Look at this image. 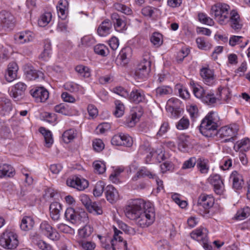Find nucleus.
Here are the masks:
<instances>
[{
  "instance_id": "48",
  "label": "nucleus",
  "mask_w": 250,
  "mask_h": 250,
  "mask_svg": "<svg viewBox=\"0 0 250 250\" xmlns=\"http://www.w3.org/2000/svg\"><path fill=\"white\" fill-rule=\"evenodd\" d=\"M113 7L116 10L126 15H130L132 13V10L129 7L122 3H115L114 4Z\"/></svg>"
},
{
  "instance_id": "50",
  "label": "nucleus",
  "mask_w": 250,
  "mask_h": 250,
  "mask_svg": "<svg viewBox=\"0 0 250 250\" xmlns=\"http://www.w3.org/2000/svg\"><path fill=\"white\" fill-rule=\"evenodd\" d=\"M158 11V9L151 6H146L142 8V14L146 17H153L156 13Z\"/></svg>"
},
{
  "instance_id": "11",
  "label": "nucleus",
  "mask_w": 250,
  "mask_h": 250,
  "mask_svg": "<svg viewBox=\"0 0 250 250\" xmlns=\"http://www.w3.org/2000/svg\"><path fill=\"white\" fill-rule=\"evenodd\" d=\"M200 76L204 83L209 86L213 85L215 83V77L214 71L208 66L202 67L200 71Z\"/></svg>"
},
{
  "instance_id": "53",
  "label": "nucleus",
  "mask_w": 250,
  "mask_h": 250,
  "mask_svg": "<svg viewBox=\"0 0 250 250\" xmlns=\"http://www.w3.org/2000/svg\"><path fill=\"white\" fill-rule=\"evenodd\" d=\"M94 50L95 53L103 56H105L108 53V48L103 44H97L95 46Z\"/></svg>"
},
{
  "instance_id": "20",
  "label": "nucleus",
  "mask_w": 250,
  "mask_h": 250,
  "mask_svg": "<svg viewBox=\"0 0 250 250\" xmlns=\"http://www.w3.org/2000/svg\"><path fill=\"white\" fill-rule=\"evenodd\" d=\"M130 55L131 48L130 47H127L123 48L117 57L116 60L117 63L122 66H125L128 62Z\"/></svg>"
},
{
  "instance_id": "10",
  "label": "nucleus",
  "mask_w": 250,
  "mask_h": 250,
  "mask_svg": "<svg viewBox=\"0 0 250 250\" xmlns=\"http://www.w3.org/2000/svg\"><path fill=\"white\" fill-rule=\"evenodd\" d=\"M40 229L42 233L50 240L57 241L60 239L59 233L46 221L41 224Z\"/></svg>"
},
{
  "instance_id": "39",
  "label": "nucleus",
  "mask_w": 250,
  "mask_h": 250,
  "mask_svg": "<svg viewBox=\"0 0 250 250\" xmlns=\"http://www.w3.org/2000/svg\"><path fill=\"white\" fill-rule=\"evenodd\" d=\"M198 47L202 50H208L212 47V44L208 41H206L204 38L198 37L196 40Z\"/></svg>"
},
{
  "instance_id": "16",
  "label": "nucleus",
  "mask_w": 250,
  "mask_h": 250,
  "mask_svg": "<svg viewBox=\"0 0 250 250\" xmlns=\"http://www.w3.org/2000/svg\"><path fill=\"white\" fill-rule=\"evenodd\" d=\"M143 114V111L140 107L136 108L131 114L130 117H128L125 122V125L128 127H132L138 122L140 118Z\"/></svg>"
},
{
  "instance_id": "37",
  "label": "nucleus",
  "mask_w": 250,
  "mask_h": 250,
  "mask_svg": "<svg viewBox=\"0 0 250 250\" xmlns=\"http://www.w3.org/2000/svg\"><path fill=\"white\" fill-rule=\"evenodd\" d=\"M40 131L43 135L46 146L49 147L53 142L51 131L42 127L40 128Z\"/></svg>"
},
{
  "instance_id": "14",
  "label": "nucleus",
  "mask_w": 250,
  "mask_h": 250,
  "mask_svg": "<svg viewBox=\"0 0 250 250\" xmlns=\"http://www.w3.org/2000/svg\"><path fill=\"white\" fill-rule=\"evenodd\" d=\"M30 93L37 102H44L49 97L48 91L42 87H39L35 89H32Z\"/></svg>"
},
{
  "instance_id": "42",
  "label": "nucleus",
  "mask_w": 250,
  "mask_h": 250,
  "mask_svg": "<svg viewBox=\"0 0 250 250\" xmlns=\"http://www.w3.org/2000/svg\"><path fill=\"white\" fill-rule=\"evenodd\" d=\"M75 69L81 76L83 78H89L90 76V69L87 66L79 65L76 66Z\"/></svg>"
},
{
  "instance_id": "58",
  "label": "nucleus",
  "mask_w": 250,
  "mask_h": 250,
  "mask_svg": "<svg viewBox=\"0 0 250 250\" xmlns=\"http://www.w3.org/2000/svg\"><path fill=\"white\" fill-rule=\"evenodd\" d=\"M64 87L66 90L71 92H76L79 91L80 86L74 82H68L64 84Z\"/></svg>"
},
{
  "instance_id": "59",
  "label": "nucleus",
  "mask_w": 250,
  "mask_h": 250,
  "mask_svg": "<svg viewBox=\"0 0 250 250\" xmlns=\"http://www.w3.org/2000/svg\"><path fill=\"white\" fill-rule=\"evenodd\" d=\"M189 122L188 119L183 117L176 125V127L179 130H184L188 128Z\"/></svg>"
},
{
  "instance_id": "25",
  "label": "nucleus",
  "mask_w": 250,
  "mask_h": 250,
  "mask_svg": "<svg viewBox=\"0 0 250 250\" xmlns=\"http://www.w3.org/2000/svg\"><path fill=\"white\" fill-rule=\"evenodd\" d=\"M26 85L22 83L19 82L15 84L10 92V96L14 99H19V97L22 95L26 89Z\"/></svg>"
},
{
  "instance_id": "9",
  "label": "nucleus",
  "mask_w": 250,
  "mask_h": 250,
  "mask_svg": "<svg viewBox=\"0 0 250 250\" xmlns=\"http://www.w3.org/2000/svg\"><path fill=\"white\" fill-rule=\"evenodd\" d=\"M66 184L68 186L75 188L78 190L82 191L86 188L89 185L87 180L81 178L77 176H73L67 179Z\"/></svg>"
},
{
  "instance_id": "35",
  "label": "nucleus",
  "mask_w": 250,
  "mask_h": 250,
  "mask_svg": "<svg viewBox=\"0 0 250 250\" xmlns=\"http://www.w3.org/2000/svg\"><path fill=\"white\" fill-rule=\"evenodd\" d=\"M197 167L202 174H206L209 170L208 160L203 158H199L197 160Z\"/></svg>"
},
{
  "instance_id": "63",
  "label": "nucleus",
  "mask_w": 250,
  "mask_h": 250,
  "mask_svg": "<svg viewBox=\"0 0 250 250\" xmlns=\"http://www.w3.org/2000/svg\"><path fill=\"white\" fill-rule=\"evenodd\" d=\"M122 139L123 140L122 145L129 147L133 144L132 138L128 134L122 133Z\"/></svg>"
},
{
  "instance_id": "6",
  "label": "nucleus",
  "mask_w": 250,
  "mask_h": 250,
  "mask_svg": "<svg viewBox=\"0 0 250 250\" xmlns=\"http://www.w3.org/2000/svg\"><path fill=\"white\" fill-rule=\"evenodd\" d=\"M193 92L197 98L201 99L204 103L208 105H212L217 102V98L211 91L206 92L203 87L199 85L194 87Z\"/></svg>"
},
{
  "instance_id": "40",
  "label": "nucleus",
  "mask_w": 250,
  "mask_h": 250,
  "mask_svg": "<svg viewBox=\"0 0 250 250\" xmlns=\"http://www.w3.org/2000/svg\"><path fill=\"white\" fill-rule=\"evenodd\" d=\"M115 106V110L114 114L116 117H121L122 116L125 112V106L122 102L120 101L116 100L114 102Z\"/></svg>"
},
{
  "instance_id": "51",
  "label": "nucleus",
  "mask_w": 250,
  "mask_h": 250,
  "mask_svg": "<svg viewBox=\"0 0 250 250\" xmlns=\"http://www.w3.org/2000/svg\"><path fill=\"white\" fill-rule=\"evenodd\" d=\"M172 92L171 88L168 86H162L156 89L157 95L163 96L166 95L170 94Z\"/></svg>"
},
{
  "instance_id": "13",
  "label": "nucleus",
  "mask_w": 250,
  "mask_h": 250,
  "mask_svg": "<svg viewBox=\"0 0 250 250\" xmlns=\"http://www.w3.org/2000/svg\"><path fill=\"white\" fill-rule=\"evenodd\" d=\"M0 21L3 27L12 28L15 22V18L9 12L2 11L0 12Z\"/></svg>"
},
{
  "instance_id": "38",
  "label": "nucleus",
  "mask_w": 250,
  "mask_h": 250,
  "mask_svg": "<svg viewBox=\"0 0 250 250\" xmlns=\"http://www.w3.org/2000/svg\"><path fill=\"white\" fill-rule=\"evenodd\" d=\"M250 215V208L245 207L238 210L235 216L236 219L242 220L248 217Z\"/></svg>"
},
{
  "instance_id": "56",
  "label": "nucleus",
  "mask_w": 250,
  "mask_h": 250,
  "mask_svg": "<svg viewBox=\"0 0 250 250\" xmlns=\"http://www.w3.org/2000/svg\"><path fill=\"white\" fill-rule=\"evenodd\" d=\"M197 162V160L195 157H190L188 160L185 161L182 166V168L183 169H187L193 168Z\"/></svg>"
},
{
  "instance_id": "23",
  "label": "nucleus",
  "mask_w": 250,
  "mask_h": 250,
  "mask_svg": "<svg viewBox=\"0 0 250 250\" xmlns=\"http://www.w3.org/2000/svg\"><path fill=\"white\" fill-rule=\"evenodd\" d=\"M105 194L107 200L111 203L116 202L119 198L117 190L112 185H108L105 188Z\"/></svg>"
},
{
  "instance_id": "7",
  "label": "nucleus",
  "mask_w": 250,
  "mask_h": 250,
  "mask_svg": "<svg viewBox=\"0 0 250 250\" xmlns=\"http://www.w3.org/2000/svg\"><path fill=\"white\" fill-rule=\"evenodd\" d=\"M208 230L204 228L197 229L190 233L192 238L202 243L205 250H212V246L208 242Z\"/></svg>"
},
{
  "instance_id": "21",
  "label": "nucleus",
  "mask_w": 250,
  "mask_h": 250,
  "mask_svg": "<svg viewBox=\"0 0 250 250\" xmlns=\"http://www.w3.org/2000/svg\"><path fill=\"white\" fill-rule=\"evenodd\" d=\"M12 109L11 101L4 97H0V114L3 116L8 115Z\"/></svg>"
},
{
  "instance_id": "43",
  "label": "nucleus",
  "mask_w": 250,
  "mask_h": 250,
  "mask_svg": "<svg viewBox=\"0 0 250 250\" xmlns=\"http://www.w3.org/2000/svg\"><path fill=\"white\" fill-rule=\"evenodd\" d=\"M51 19L52 14L50 12H46L41 16L38 24L40 26L44 27L50 22Z\"/></svg>"
},
{
  "instance_id": "1",
  "label": "nucleus",
  "mask_w": 250,
  "mask_h": 250,
  "mask_svg": "<svg viewBox=\"0 0 250 250\" xmlns=\"http://www.w3.org/2000/svg\"><path fill=\"white\" fill-rule=\"evenodd\" d=\"M125 212L128 218L135 221L142 228L148 227L155 221L154 207L150 202H145L141 199H136L132 204L127 206Z\"/></svg>"
},
{
  "instance_id": "41",
  "label": "nucleus",
  "mask_w": 250,
  "mask_h": 250,
  "mask_svg": "<svg viewBox=\"0 0 250 250\" xmlns=\"http://www.w3.org/2000/svg\"><path fill=\"white\" fill-rule=\"evenodd\" d=\"M54 110L64 115H69L71 114L69 106L66 104L62 103L56 105L54 107Z\"/></svg>"
},
{
  "instance_id": "54",
  "label": "nucleus",
  "mask_w": 250,
  "mask_h": 250,
  "mask_svg": "<svg viewBox=\"0 0 250 250\" xmlns=\"http://www.w3.org/2000/svg\"><path fill=\"white\" fill-rule=\"evenodd\" d=\"M94 171L98 174H103L105 171V164L101 161H95L93 163Z\"/></svg>"
},
{
  "instance_id": "49",
  "label": "nucleus",
  "mask_w": 250,
  "mask_h": 250,
  "mask_svg": "<svg viewBox=\"0 0 250 250\" xmlns=\"http://www.w3.org/2000/svg\"><path fill=\"white\" fill-rule=\"evenodd\" d=\"M104 184L103 181H99L95 185L93 189V195L95 197L101 196L104 190Z\"/></svg>"
},
{
  "instance_id": "60",
  "label": "nucleus",
  "mask_w": 250,
  "mask_h": 250,
  "mask_svg": "<svg viewBox=\"0 0 250 250\" xmlns=\"http://www.w3.org/2000/svg\"><path fill=\"white\" fill-rule=\"evenodd\" d=\"M81 45L84 47H89L94 43V40L90 36H84L81 39Z\"/></svg>"
},
{
  "instance_id": "57",
  "label": "nucleus",
  "mask_w": 250,
  "mask_h": 250,
  "mask_svg": "<svg viewBox=\"0 0 250 250\" xmlns=\"http://www.w3.org/2000/svg\"><path fill=\"white\" fill-rule=\"evenodd\" d=\"M146 70L142 69L140 67L138 66L137 70L135 71L136 76L140 79H144L148 78L150 71H148V67L146 68Z\"/></svg>"
},
{
  "instance_id": "32",
  "label": "nucleus",
  "mask_w": 250,
  "mask_h": 250,
  "mask_svg": "<svg viewBox=\"0 0 250 250\" xmlns=\"http://www.w3.org/2000/svg\"><path fill=\"white\" fill-rule=\"evenodd\" d=\"M78 136V131L74 128L65 130L62 134V139L64 143L68 144L75 139Z\"/></svg>"
},
{
  "instance_id": "24",
  "label": "nucleus",
  "mask_w": 250,
  "mask_h": 250,
  "mask_svg": "<svg viewBox=\"0 0 250 250\" xmlns=\"http://www.w3.org/2000/svg\"><path fill=\"white\" fill-rule=\"evenodd\" d=\"M230 181L232 182V188L235 189H241L244 185L242 175L236 171H233L230 175Z\"/></svg>"
},
{
  "instance_id": "61",
  "label": "nucleus",
  "mask_w": 250,
  "mask_h": 250,
  "mask_svg": "<svg viewBox=\"0 0 250 250\" xmlns=\"http://www.w3.org/2000/svg\"><path fill=\"white\" fill-rule=\"evenodd\" d=\"M80 245L84 250H94L96 247L95 243L91 241H83L80 242Z\"/></svg>"
},
{
  "instance_id": "55",
  "label": "nucleus",
  "mask_w": 250,
  "mask_h": 250,
  "mask_svg": "<svg viewBox=\"0 0 250 250\" xmlns=\"http://www.w3.org/2000/svg\"><path fill=\"white\" fill-rule=\"evenodd\" d=\"M150 41L154 45L159 46L163 42L162 35L157 32L154 33L150 37Z\"/></svg>"
},
{
  "instance_id": "28",
  "label": "nucleus",
  "mask_w": 250,
  "mask_h": 250,
  "mask_svg": "<svg viewBox=\"0 0 250 250\" xmlns=\"http://www.w3.org/2000/svg\"><path fill=\"white\" fill-rule=\"evenodd\" d=\"M129 99L131 102L136 104L143 102L145 100L144 92L141 89H133L130 92Z\"/></svg>"
},
{
  "instance_id": "46",
  "label": "nucleus",
  "mask_w": 250,
  "mask_h": 250,
  "mask_svg": "<svg viewBox=\"0 0 250 250\" xmlns=\"http://www.w3.org/2000/svg\"><path fill=\"white\" fill-rule=\"evenodd\" d=\"M236 146L238 150L247 151L250 149V139L247 138L237 142Z\"/></svg>"
},
{
  "instance_id": "22",
  "label": "nucleus",
  "mask_w": 250,
  "mask_h": 250,
  "mask_svg": "<svg viewBox=\"0 0 250 250\" xmlns=\"http://www.w3.org/2000/svg\"><path fill=\"white\" fill-rule=\"evenodd\" d=\"M34 38V35L31 31L26 30L16 34L15 39L20 43H24L31 42Z\"/></svg>"
},
{
  "instance_id": "64",
  "label": "nucleus",
  "mask_w": 250,
  "mask_h": 250,
  "mask_svg": "<svg viewBox=\"0 0 250 250\" xmlns=\"http://www.w3.org/2000/svg\"><path fill=\"white\" fill-rule=\"evenodd\" d=\"M104 147V145L102 140L101 139H95L93 141V149L97 151H102Z\"/></svg>"
},
{
  "instance_id": "44",
  "label": "nucleus",
  "mask_w": 250,
  "mask_h": 250,
  "mask_svg": "<svg viewBox=\"0 0 250 250\" xmlns=\"http://www.w3.org/2000/svg\"><path fill=\"white\" fill-rule=\"evenodd\" d=\"M93 231V228L90 225H85L83 228L79 229V235L82 238L89 237Z\"/></svg>"
},
{
  "instance_id": "29",
  "label": "nucleus",
  "mask_w": 250,
  "mask_h": 250,
  "mask_svg": "<svg viewBox=\"0 0 250 250\" xmlns=\"http://www.w3.org/2000/svg\"><path fill=\"white\" fill-rule=\"evenodd\" d=\"M62 209V205L57 202L52 203L49 207L50 214L51 218L54 221L60 219L61 211Z\"/></svg>"
},
{
  "instance_id": "4",
  "label": "nucleus",
  "mask_w": 250,
  "mask_h": 250,
  "mask_svg": "<svg viewBox=\"0 0 250 250\" xmlns=\"http://www.w3.org/2000/svg\"><path fill=\"white\" fill-rule=\"evenodd\" d=\"M19 244L17 234L12 230L6 229L0 236V245L7 250H14Z\"/></svg>"
},
{
  "instance_id": "33",
  "label": "nucleus",
  "mask_w": 250,
  "mask_h": 250,
  "mask_svg": "<svg viewBox=\"0 0 250 250\" xmlns=\"http://www.w3.org/2000/svg\"><path fill=\"white\" fill-rule=\"evenodd\" d=\"M34 224V221L32 217L26 216L22 218L20 227L22 230L27 231L33 228Z\"/></svg>"
},
{
  "instance_id": "8",
  "label": "nucleus",
  "mask_w": 250,
  "mask_h": 250,
  "mask_svg": "<svg viewBox=\"0 0 250 250\" xmlns=\"http://www.w3.org/2000/svg\"><path fill=\"white\" fill-rule=\"evenodd\" d=\"M238 130V127L236 125H230L229 126H225L217 130V134L221 138L229 137L226 139V142L230 141L233 140V137L236 135Z\"/></svg>"
},
{
  "instance_id": "27",
  "label": "nucleus",
  "mask_w": 250,
  "mask_h": 250,
  "mask_svg": "<svg viewBox=\"0 0 250 250\" xmlns=\"http://www.w3.org/2000/svg\"><path fill=\"white\" fill-rule=\"evenodd\" d=\"M68 6L67 0H60L59 1L57 9L59 18L62 20L66 19L68 13Z\"/></svg>"
},
{
  "instance_id": "52",
  "label": "nucleus",
  "mask_w": 250,
  "mask_h": 250,
  "mask_svg": "<svg viewBox=\"0 0 250 250\" xmlns=\"http://www.w3.org/2000/svg\"><path fill=\"white\" fill-rule=\"evenodd\" d=\"M198 19L201 22L208 25L211 26L214 23L213 20L204 13L198 14Z\"/></svg>"
},
{
  "instance_id": "15",
  "label": "nucleus",
  "mask_w": 250,
  "mask_h": 250,
  "mask_svg": "<svg viewBox=\"0 0 250 250\" xmlns=\"http://www.w3.org/2000/svg\"><path fill=\"white\" fill-rule=\"evenodd\" d=\"M24 71L26 78L29 80H35L39 78H42L43 76V73L35 69L33 66L29 64L24 65Z\"/></svg>"
},
{
  "instance_id": "17",
  "label": "nucleus",
  "mask_w": 250,
  "mask_h": 250,
  "mask_svg": "<svg viewBox=\"0 0 250 250\" xmlns=\"http://www.w3.org/2000/svg\"><path fill=\"white\" fill-rule=\"evenodd\" d=\"M229 21L230 27L235 31H238L242 27L243 24L240 16L235 10L230 12Z\"/></svg>"
},
{
  "instance_id": "3",
  "label": "nucleus",
  "mask_w": 250,
  "mask_h": 250,
  "mask_svg": "<svg viewBox=\"0 0 250 250\" xmlns=\"http://www.w3.org/2000/svg\"><path fill=\"white\" fill-rule=\"evenodd\" d=\"M229 6L225 3H217L211 6L210 14L220 24H226L229 21Z\"/></svg>"
},
{
  "instance_id": "26",
  "label": "nucleus",
  "mask_w": 250,
  "mask_h": 250,
  "mask_svg": "<svg viewBox=\"0 0 250 250\" xmlns=\"http://www.w3.org/2000/svg\"><path fill=\"white\" fill-rule=\"evenodd\" d=\"M112 29V22L109 20H105L99 26L97 29L98 35L105 37L109 34Z\"/></svg>"
},
{
  "instance_id": "5",
  "label": "nucleus",
  "mask_w": 250,
  "mask_h": 250,
  "mask_svg": "<svg viewBox=\"0 0 250 250\" xmlns=\"http://www.w3.org/2000/svg\"><path fill=\"white\" fill-rule=\"evenodd\" d=\"M64 216L67 221L75 224L86 223L88 221L87 214L85 211L82 210H76L72 208H68L66 209Z\"/></svg>"
},
{
  "instance_id": "62",
  "label": "nucleus",
  "mask_w": 250,
  "mask_h": 250,
  "mask_svg": "<svg viewBox=\"0 0 250 250\" xmlns=\"http://www.w3.org/2000/svg\"><path fill=\"white\" fill-rule=\"evenodd\" d=\"M169 123L167 122H164L161 125L160 128L157 133V136L161 137L167 132L169 129Z\"/></svg>"
},
{
  "instance_id": "45",
  "label": "nucleus",
  "mask_w": 250,
  "mask_h": 250,
  "mask_svg": "<svg viewBox=\"0 0 250 250\" xmlns=\"http://www.w3.org/2000/svg\"><path fill=\"white\" fill-rule=\"evenodd\" d=\"M51 53V45L48 41H46L44 45L43 51L40 55V58L43 60H46L50 56Z\"/></svg>"
},
{
  "instance_id": "34",
  "label": "nucleus",
  "mask_w": 250,
  "mask_h": 250,
  "mask_svg": "<svg viewBox=\"0 0 250 250\" xmlns=\"http://www.w3.org/2000/svg\"><path fill=\"white\" fill-rule=\"evenodd\" d=\"M177 143L179 150L186 151L189 144L188 137L183 134L180 135L177 138Z\"/></svg>"
},
{
  "instance_id": "47",
  "label": "nucleus",
  "mask_w": 250,
  "mask_h": 250,
  "mask_svg": "<svg viewBox=\"0 0 250 250\" xmlns=\"http://www.w3.org/2000/svg\"><path fill=\"white\" fill-rule=\"evenodd\" d=\"M87 210L90 212L96 215H101L103 213L102 207L95 202H91Z\"/></svg>"
},
{
  "instance_id": "36",
  "label": "nucleus",
  "mask_w": 250,
  "mask_h": 250,
  "mask_svg": "<svg viewBox=\"0 0 250 250\" xmlns=\"http://www.w3.org/2000/svg\"><path fill=\"white\" fill-rule=\"evenodd\" d=\"M218 91L219 93L217 94V97H215V98H217V101L222 100L228 101L230 99V92L229 88L225 87L220 89L219 88Z\"/></svg>"
},
{
  "instance_id": "2",
  "label": "nucleus",
  "mask_w": 250,
  "mask_h": 250,
  "mask_svg": "<svg viewBox=\"0 0 250 250\" xmlns=\"http://www.w3.org/2000/svg\"><path fill=\"white\" fill-rule=\"evenodd\" d=\"M219 118L216 112L211 111L202 120L200 125V132L207 137H212L217 134Z\"/></svg>"
},
{
  "instance_id": "31",
  "label": "nucleus",
  "mask_w": 250,
  "mask_h": 250,
  "mask_svg": "<svg viewBox=\"0 0 250 250\" xmlns=\"http://www.w3.org/2000/svg\"><path fill=\"white\" fill-rule=\"evenodd\" d=\"M14 175L15 170L11 165L0 164V178L12 177Z\"/></svg>"
},
{
  "instance_id": "30",
  "label": "nucleus",
  "mask_w": 250,
  "mask_h": 250,
  "mask_svg": "<svg viewBox=\"0 0 250 250\" xmlns=\"http://www.w3.org/2000/svg\"><path fill=\"white\" fill-rule=\"evenodd\" d=\"M111 19L114 23V28L118 32H122L126 29L125 22L122 20L117 13L111 15Z\"/></svg>"
},
{
  "instance_id": "19",
  "label": "nucleus",
  "mask_w": 250,
  "mask_h": 250,
  "mask_svg": "<svg viewBox=\"0 0 250 250\" xmlns=\"http://www.w3.org/2000/svg\"><path fill=\"white\" fill-rule=\"evenodd\" d=\"M214 203V199L211 195L202 194L198 198V206L208 209L213 206Z\"/></svg>"
},
{
  "instance_id": "12",
  "label": "nucleus",
  "mask_w": 250,
  "mask_h": 250,
  "mask_svg": "<svg viewBox=\"0 0 250 250\" xmlns=\"http://www.w3.org/2000/svg\"><path fill=\"white\" fill-rule=\"evenodd\" d=\"M209 183L214 187V189L217 194H221L224 190V183L220 175L217 174L211 175L208 178Z\"/></svg>"
},
{
  "instance_id": "18",
  "label": "nucleus",
  "mask_w": 250,
  "mask_h": 250,
  "mask_svg": "<svg viewBox=\"0 0 250 250\" xmlns=\"http://www.w3.org/2000/svg\"><path fill=\"white\" fill-rule=\"evenodd\" d=\"M18 69L19 67L16 62H12L9 63L7 72L5 74V79L8 82H11L17 78Z\"/></svg>"
}]
</instances>
